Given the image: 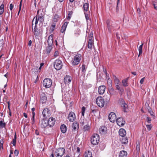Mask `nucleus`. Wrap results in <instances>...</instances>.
I'll return each mask as SVG.
<instances>
[{"label":"nucleus","mask_w":157,"mask_h":157,"mask_svg":"<svg viewBox=\"0 0 157 157\" xmlns=\"http://www.w3.org/2000/svg\"><path fill=\"white\" fill-rule=\"evenodd\" d=\"M113 77L116 89L118 91L119 94L122 95L124 92V89L121 86V82L116 76L113 75Z\"/></svg>","instance_id":"1"},{"label":"nucleus","mask_w":157,"mask_h":157,"mask_svg":"<svg viewBox=\"0 0 157 157\" xmlns=\"http://www.w3.org/2000/svg\"><path fill=\"white\" fill-rule=\"evenodd\" d=\"M83 8L84 10V13L85 15V17L87 22L88 21L89 19V14L90 13L89 10V4L88 3H85L83 4Z\"/></svg>","instance_id":"2"},{"label":"nucleus","mask_w":157,"mask_h":157,"mask_svg":"<svg viewBox=\"0 0 157 157\" xmlns=\"http://www.w3.org/2000/svg\"><path fill=\"white\" fill-rule=\"evenodd\" d=\"M32 31L36 37L40 36L42 34V30L40 27H37V26H35L34 29L32 27Z\"/></svg>","instance_id":"3"},{"label":"nucleus","mask_w":157,"mask_h":157,"mask_svg":"<svg viewBox=\"0 0 157 157\" xmlns=\"http://www.w3.org/2000/svg\"><path fill=\"white\" fill-rule=\"evenodd\" d=\"M82 56L80 54H77L74 57L73 60L71 61L72 65L75 66L78 65L81 59Z\"/></svg>","instance_id":"4"},{"label":"nucleus","mask_w":157,"mask_h":157,"mask_svg":"<svg viewBox=\"0 0 157 157\" xmlns=\"http://www.w3.org/2000/svg\"><path fill=\"white\" fill-rule=\"evenodd\" d=\"M65 152V149L63 147H59L55 151V155L56 157H62Z\"/></svg>","instance_id":"5"},{"label":"nucleus","mask_w":157,"mask_h":157,"mask_svg":"<svg viewBox=\"0 0 157 157\" xmlns=\"http://www.w3.org/2000/svg\"><path fill=\"white\" fill-rule=\"evenodd\" d=\"M99 140V136L97 134H94L91 137V142L94 145L97 144L98 143Z\"/></svg>","instance_id":"6"},{"label":"nucleus","mask_w":157,"mask_h":157,"mask_svg":"<svg viewBox=\"0 0 157 157\" xmlns=\"http://www.w3.org/2000/svg\"><path fill=\"white\" fill-rule=\"evenodd\" d=\"M52 84V80L49 78H46L44 79L43 82V86L46 88L50 87Z\"/></svg>","instance_id":"7"},{"label":"nucleus","mask_w":157,"mask_h":157,"mask_svg":"<svg viewBox=\"0 0 157 157\" xmlns=\"http://www.w3.org/2000/svg\"><path fill=\"white\" fill-rule=\"evenodd\" d=\"M62 63L59 59H56L54 63V67L57 70H60L62 67Z\"/></svg>","instance_id":"8"},{"label":"nucleus","mask_w":157,"mask_h":157,"mask_svg":"<svg viewBox=\"0 0 157 157\" xmlns=\"http://www.w3.org/2000/svg\"><path fill=\"white\" fill-rule=\"evenodd\" d=\"M96 102L97 105L99 107H102L104 106V99L101 97H99L97 98Z\"/></svg>","instance_id":"9"},{"label":"nucleus","mask_w":157,"mask_h":157,"mask_svg":"<svg viewBox=\"0 0 157 157\" xmlns=\"http://www.w3.org/2000/svg\"><path fill=\"white\" fill-rule=\"evenodd\" d=\"M109 86L108 90L109 94L111 95H115L117 94V93L116 90L112 87V83L111 84L108 85Z\"/></svg>","instance_id":"10"},{"label":"nucleus","mask_w":157,"mask_h":157,"mask_svg":"<svg viewBox=\"0 0 157 157\" xmlns=\"http://www.w3.org/2000/svg\"><path fill=\"white\" fill-rule=\"evenodd\" d=\"M67 118L70 121H74L76 119L75 114L72 112H71L68 114Z\"/></svg>","instance_id":"11"},{"label":"nucleus","mask_w":157,"mask_h":157,"mask_svg":"<svg viewBox=\"0 0 157 157\" xmlns=\"http://www.w3.org/2000/svg\"><path fill=\"white\" fill-rule=\"evenodd\" d=\"M47 97L46 95L44 92H42L40 94V101L41 103H45L47 101Z\"/></svg>","instance_id":"12"},{"label":"nucleus","mask_w":157,"mask_h":157,"mask_svg":"<svg viewBox=\"0 0 157 157\" xmlns=\"http://www.w3.org/2000/svg\"><path fill=\"white\" fill-rule=\"evenodd\" d=\"M42 114L45 118H47L51 115L50 111L48 109L45 108L43 111Z\"/></svg>","instance_id":"13"},{"label":"nucleus","mask_w":157,"mask_h":157,"mask_svg":"<svg viewBox=\"0 0 157 157\" xmlns=\"http://www.w3.org/2000/svg\"><path fill=\"white\" fill-rule=\"evenodd\" d=\"M109 119L111 122H114L116 120V117L115 114L113 112L110 113L108 116Z\"/></svg>","instance_id":"14"},{"label":"nucleus","mask_w":157,"mask_h":157,"mask_svg":"<svg viewBox=\"0 0 157 157\" xmlns=\"http://www.w3.org/2000/svg\"><path fill=\"white\" fill-rule=\"evenodd\" d=\"M117 124L120 126H122L125 124V121L124 120L123 118L121 117L117 118L116 120Z\"/></svg>","instance_id":"15"},{"label":"nucleus","mask_w":157,"mask_h":157,"mask_svg":"<svg viewBox=\"0 0 157 157\" xmlns=\"http://www.w3.org/2000/svg\"><path fill=\"white\" fill-rule=\"evenodd\" d=\"M48 125L50 127H52L54 126L55 124V122L56 121L55 118L52 117H51L49 118L48 120L47 121Z\"/></svg>","instance_id":"16"},{"label":"nucleus","mask_w":157,"mask_h":157,"mask_svg":"<svg viewBox=\"0 0 157 157\" xmlns=\"http://www.w3.org/2000/svg\"><path fill=\"white\" fill-rule=\"evenodd\" d=\"M106 87L104 85H102L99 86L98 88V93L100 94H102L105 92Z\"/></svg>","instance_id":"17"},{"label":"nucleus","mask_w":157,"mask_h":157,"mask_svg":"<svg viewBox=\"0 0 157 157\" xmlns=\"http://www.w3.org/2000/svg\"><path fill=\"white\" fill-rule=\"evenodd\" d=\"M53 37L52 34H51L48 36L47 40L48 46H52L53 45Z\"/></svg>","instance_id":"18"},{"label":"nucleus","mask_w":157,"mask_h":157,"mask_svg":"<svg viewBox=\"0 0 157 157\" xmlns=\"http://www.w3.org/2000/svg\"><path fill=\"white\" fill-rule=\"evenodd\" d=\"M72 127V129L75 131L78 129L79 128V124L77 122L75 121L73 123Z\"/></svg>","instance_id":"19"},{"label":"nucleus","mask_w":157,"mask_h":157,"mask_svg":"<svg viewBox=\"0 0 157 157\" xmlns=\"http://www.w3.org/2000/svg\"><path fill=\"white\" fill-rule=\"evenodd\" d=\"M40 124L41 127L43 128H45L48 125L47 121L44 119L40 121Z\"/></svg>","instance_id":"20"},{"label":"nucleus","mask_w":157,"mask_h":157,"mask_svg":"<svg viewBox=\"0 0 157 157\" xmlns=\"http://www.w3.org/2000/svg\"><path fill=\"white\" fill-rule=\"evenodd\" d=\"M71 78L69 76H66L65 77L64 82L65 84H68L71 82Z\"/></svg>","instance_id":"21"},{"label":"nucleus","mask_w":157,"mask_h":157,"mask_svg":"<svg viewBox=\"0 0 157 157\" xmlns=\"http://www.w3.org/2000/svg\"><path fill=\"white\" fill-rule=\"evenodd\" d=\"M119 134L120 136L124 137L126 135V131L124 129L121 128L119 130Z\"/></svg>","instance_id":"22"},{"label":"nucleus","mask_w":157,"mask_h":157,"mask_svg":"<svg viewBox=\"0 0 157 157\" xmlns=\"http://www.w3.org/2000/svg\"><path fill=\"white\" fill-rule=\"evenodd\" d=\"M107 128L105 126H102L99 128V132L101 134H104L106 133Z\"/></svg>","instance_id":"23"},{"label":"nucleus","mask_w":157,"mask_h":157,"mask_svg":"<svg viewBox=\"0 0 157 157\" xmlns=\"http://www.w3.org/2000/svg\"><path fill=\"white\" fill-rule=\"evenodd\" d=\"M68 22H65L63 24L62 26L61 27V29H60V32L61 33H64L66 29L67 26V25Z\"/></svg>","instance_id":"24"},{"label":"nucleus","mask_w":157,"mask_h":157,"mask_svg":"<svg viewBox=\"0 0 157 157\" xmlns=\"http://www.w3.org/2000/svg\"><path fill=\"white\" fill-rule=\"evenodd\" d=\"M52 48V46H48L46 47V49L44 51L45 54L48 55L51 52Z\"/></svg>","instance_id":"25"},{"label":"nucleus","mask_w":157,"mask_h":157,"mask_svg":"<svg viewBox=\"0 0 157 157\" xmlns=\"http://www.w3.org/2000/svg\"><path fill=\"white\" fill-rule=\"evenodd\" d=\"M127 153L126 151L124 150L120 151L119 157H127Z\"/></svg>","instance_id":"26"},{"label":"nucleus","mask_w":157,"mask_h":157,"mask_svg":"<svg viewBox=\"0 0 157 157\" xmlns=\"http://www.w3.org/2000/svg\"><path fill=\"white\" fill-rule=\"evenodd\" d=\"M37 19L41 23H43L44 20V14L41 13L38 16V17H37Z\"/></svg>","instance_id":"27"},{"label":"nucleus","mask_w":157,"mask_h":157,"mask_svg":"<svg viewBox=\"0 0 157 157\" xmlns=\"http://www.w3.org/2000/svg\"><path fill=\"white\" fill-rule=\"evenodd\" d=\"M93 40L89 39L88 42L87 46L88 48L91 49L92 48L93 45Z\"/></svg>","instance_id":"28"},{"label":"nucleus","mask_w":157,"mask_h":157,"mask_svg":"<svg viewBox=\"0 0 157 157\" xmlns=\"http://www.w3.org/2000/svg\"><path fill=\"white\" fill-rule=\"evenodd\" d=\"M122 107L123 109V111L124 112H127L128 110V106L127 104L124 103L122 104Z\"/></svg>","instance_id":"29"},{"label":"nucleus","mask_w":157,"mask_h":157,"mask_svg":"<svg viewBox=\"0 0 157 157\" xmlns=\"http://www.w3.org/2000/svg\"><path fill=\"white\" fill-rule=\"evenodd\" d=\"M60 129L61 132L64 133H65L67 131V127L65 125L63 124L60 127Z\"/></svg>","instance_id":"30"},{"label":"nucleus","mask_w":157,"mask_h":157,"mask_svg":"<svg viewBox=\"0 0 157 157\" xmlns=\"http://www.w3.org/2000/svg\"><path fill=\"white\" fill-rule=\"evenodd\" d=\"M147 110L148 111L149 113L150 114L151 116H152L154 118L155 117L154 115V113L150 107H147Z\"/></svg>","instance_id":"31"},{"label":"nucleus","mask_w":157,"mask_h":157,"mask_svg":"<svg viewBox=\"0 0 157 157\" xmlns=\"http://www.w3.org/2000/svg\"><path fill=\"white\" fill-rule=\"evenodd\" d=\"M84 157H92V155L91 152L89 151H85L84 154Z\"/></svg>","instance_id":"32"},{"label":"nucleus","mask_w":157,"mask_h":157,"mask_svg":"<svg viewBox=\"0 0 157 157\" xmlns=\"http://www.w3.org/2000/svg\"><path fill=\"white\" fill-rule=\"evenodd\" d=\"M106 24L107 25V28L108 29L109 32H110L112 29L111 27V24L110 23V22L109 20H107L106 21Z\"/></svg>","instance_id":"33"},{"label":"nucleus","mask_w":157,"mask_h":157,"mask_svg":"<svg viewBox=\"0 0 157 157\" xmlns=\"http://www.w3.org/2000/svg\"><path fill=\"white\" fill-rule=\"evenodd\" d=\"M59 19V17L57 14H55L53 17V21L54 22H57Z\"/></svg>","instance_id":"34"},{"label":"nucleus","mask_w":157,"mask_h":157,"mask_svg":"<svg viewBox=\"0 0 157 157\" xmlns=\"http://www.w3.org/2000/svg\"><path fill=\"white\" fill-rule=\"evenodd\" d=\"M122 83L123 86L126 87L128 86V78H126L123 80L122 81Z\"/></svg>","instance_id":"35"},{"label":"nucleus","mask_w":157,"mask_h":157,"mask_svg":"<svg viewBox=\"0 0 157 157\" xmlns=\"http://www.w3.org/2000/svg\"><path fill=\"white\" fill-rule=\"evenodd\" d=\"M105 75L106 77L108 85L111 84V83H112V82L111 80L109 78V74L107 73L106 74H105Z\"/></svg>","instance_id":"36"},{"label":"nucleus","mask_w":157,"mask_h":157,"mask_svg":"<svg viewBox=\"0 0 157 157\" xmlns=\"http://www.w3.org/2000/svg\"><path fill=\"white\" fill-rule=\"evenodd\" d=\"M143 44H142L141 45H140L139 47V54L138 56H139L141 54H142V47Z\"/></svg>","instance_id":"37"},{"label":"nucleus","mask_w":157,"mask_h":157,"mask_svg":"<svg viewBox=\"0 0 157 157\" xmlns=\"http://www.w3.org/2000/svg\"><path fill=\"white\" fill-rule=\"evenodd\" d=\"M35 19H35V26H37V24L38 23V21H39L37 19V16H35L34 18L33 19V20L32 21V26L33 27V21H34Z\"/></svg>","instance_id":"38"},{"label":"nucleus","mask_w":157,"mask_h":157,"mask_svg":"<svg viewBox=\"0 0 157 157\" xmlns=\"http://www.w3.org/2000/svg\"><path fill=\"white\" fill-rule=\"evenodd\" d=\"M90 126L89 124H86L85 125L83 128V130L84 131H86L90 129Z\"/></svg>","instance_id":"39"},{"label":"nucleus","mask_w":157,"mask_h":157,"mask_svg":"<svg viewBox=\"0 0 157 157\" xmlns=\"http://www.w3.org/2000/svg\"><path fill=\"white\" fill-rule=\"evenodd\" d=\"M4 11V5L2 4L0 6V14H2Z\"/></svg>","instance_id":"40"},{"label":"nucleus","mask_w":157,"mask_h":157,"mask_svg":"<svg viewBox=\"0 0 157 157\" xmlns=\"http://www.w3.org/2000/svg\"><path fill=\"white\" fill-rule=\"evenodd\" d=\"M16 134L14 136V138L13 139L12 141L11 142V143L13 144L14 146H15L16 143Z\"/></svg>","instance_id":"41"},{"label":"nucleus","mask_w":157,"mask_h":157,"mask_svg":"<svg viewBox=\"0 0 157 157\" xmlns=\"http://www.w3.org/2000/svg\"><path fill=\"white\" fill-rule=\"evenodd\" d=\"M121 142L122 144H125L128 142V139L126 138H124L122 139Z\"/></svg>","instance_id":"42"},{"label":"nucleus","mask_w":157,"mask_h":157,"mask_svg":"<svg viewBox=\"0 0 157 157\" xmlns=\"http://www.w3.org/2000/svg\"><path fill=\"white\" fill-rule=\"evenodd\" d=\"M86 70V68L85 65L83 64L82 66V71L83 72H85Z\"/></svg>","instance_id":"43"},{"label":"nucleus","mask_w":157,"mask_h":157,"mask_svg":"<svg viewBox=\"0 0 157 157\" xmlns=\"http://www.w3.org/2000/svg\"><path fill=\"white\" fill-rule=\"evenodd\" d=\"M6 125V124L5 123H3L2 121H0V126L1 127L3 128L5 127Z\"/></svg>","instance_id":"44"},{"label":"nucleus","mask_w":157,"mask_h":157,"mask_svg":"<svg viewBox=\"0 0 157 157\" xmlns=\"http://www.w3.org/2000/svg\"><path fill=\"white\" fill-rule=\"evenodd\" d=\"M73 12L72 11H71L69 12L68 17H67V19L69 20L71 17V16Z\"/></svg>","instance_id":"45"},{"label":"nucleus","mask_w":157,"mask_h":157,"mask_svg":"<svg viewBox=\"0 0 157 157\" xmlns=\"http://www.w3.org/2000/svg\"><path fill=\"white\" fill-rule=\"evenodd\" d=\"M152 125L151 124H149V125H147L146 126V127L147 128V129L148 130V131H150L151 130L152 127Z\"/></svg>","instance_id":"46"},{"label":"nucleus","mask_w":157,"mask_h":157,"mask_svg":"<svg viewBox=\"0 0 157 157\" xmlns=\"http://www.w3.org/2000/svg\"><path fill=\"white\" fill-rule=\"evenodd\" d=\"M85 107L84 106L82 107V115L84 116V113L85 111Z\"/></svg>","instance_id":"47"},{"label":"nucleus","mask_w":157,"mask_h":157,"mask_svg":"<svg viewBox=\"0 0 157 157\" xmlns=\"http://www.w3.org/2000/svg\"><path fill=\"white\" fill-rule=\"evenodd\" d=\"M153 5L155 9L157 10V2L154 1L153 2Z\"/></svg>","instance_id":"48"},{"label":"nucleus","mask_w":157,"mask_h":157,"mask_svg":"<svg viewBox=\"0 0 157 157\" xmlns=\"http://www.w3.org/2000/svg\"><path fill=\"white\" fill-rule=\"evenodd\" d=\"M32 115V124H33L35 123V114H34L33 113V115Z\"/></svg>","instance_id":"49"},{"label":"nucleus","mask_w":157,"mask_h":157,"mask_svg":"<svg viewBox=\"0 0 157 157\" xmlns=\"http://www.w3.org/2000/svg\"><path fill=\"white\" fill-rule=\"evenodd\" d=\"M93 33L92 32H91L89 35V37L90 38V39H92V40H93Z\"/></svg>","instance_id":"50"},{"label":"nucleus","mask_w":157,"mask_h":157,"mask_svg":"<svg viewBox=\"0 0 157 157\" xmlns=\"http://www.w3.org/2000/svg\"><path fill=\"white\" fill-rule=\"evenodd\" d=\"M146 119L147 122L148 123H150L151 121V118L149 117H147L146 118Z\"/></svg>","instance_id":"51"},{"label":"nucleus","mask_w":157,"mask_h":157,"mask_svg":"<svg viewBox=\"0 0 157 157\" xmlns=\"http://www.w3.org/2000/svg\"><path fill=\"white\" fill-rule=\"evenodd\" d=\"M14 154L16 156H17L19 154L18 151L17 150H15L14 152Z\"/></svg>","instance_id":"52"},{"label":"nucleus","mask_w":157,"mask_h":157,"mask_svg":"<svg viewBox=\"0 0 157 157\" xmlns=\"http://www.w3.org/2000/svg\"><path fill=\"white\" fill-rule=\"evenodd\" d=\"M22 0H21V1L20 2V5H19V12L18 13V14H19L20 10H21V4H22Z\"/></svg>","instance_id":"53"},{"label":"nucleus","mask_w":157,"mask_h":157,"mask_svg":"<svg viewBox=\"0 0 157 157\" xmlns=\"http://www.w3.org/2000/svg\"><path fill=\"white\" fill-rule=\"evenodd\" d=\"M59 55V52L58 51H56L55 52L54 54V56L55 57H57V56H58Z\"/></svg>","instance_id":"54"},{"label":"nucleus","mask_w":157,"mask_h":157,"mask_svg":"<svg viewBox=\"0 0 157 157\" xmlns=\"http://www.w3.org/2000/svg\"><path fill=\"white\" fill-rule=\"evenodd\" d=\"M144 79H145V77H144V78H142L141 79L140 82V84H142L143 83V82L144 80Z\"/></svg>","instance_id":"55"},{"label":"nucleus","mask_w":157,"mask_h":157,"mask_svg":"<svg viewBox=\"0 0 157 157\" xmlns=\"http://www.w3.org/2000/svg\"><path fill=\"white\" fill-rule=\"evenodd\" d=\"M136 150L139 151L140 150V145L139 144H137L136 147Z\"/></svg>","instance_id":"56"},{"label":"nucleus","mask_w":157,"mask_h":157,"mask_svg":"<svg viewBox=\"0 0 157 157\" xmlns=\"http://www.w3.org/2000/svg\"><path fill=\"white\" fill-rule=\"evenodd\" d=\"M13 8V5L12 4H10V10H12Z\"/></svg>","instance_id":"57"},{"label":"nucleus","mask_w":157,"mask_h":157,"mask_svg":"<svg viewBox=\"0 0 157 157\" xmlns=\"http://www.w3.org/2000/svg\"><path fill=\"white\" fill-rule=\"evenodd\" d=\"M32 115H33V113L34 114H35V112H34V110H35V108H33L32 109Z\"/></svg>","instance_id":"58"},{"label":"nucleus","mask_w":157,"mask_h":157,"mask_svg":"<svg viewBox=\"0 0 157 157\" xmlns=\"http://www.w3.org/2000/svg\"><path fill=\"white\" fill-rule=\"evenodd\" d=\"M145 106L146 107V109L147 107H150L149 106V103L147 102L145 104Z\"/></svg>","instance_id":"59"},{"label":"nucleus","mask_w":157,"mask_h":157,"mask_svg":"<svg viewBox=\"0 0 157 157\" xmlns=\"http://www.w3.org/2000/svg\"><path fill=\"white\" fill-rule=\"evenodd\" d=\"M137 12H138V13L139 14H140L141 13V10H140V9L139 8H138L137 9Z\"/></svg>","instance_id":"60"},{"label":"nucleus","mask_w":157,"mask_h":157,"mask_svg":"<svg viewBox=\"0 0 157 157\" xmlns=\"http://www.w3.org/2000/svg\"><path fill=\"white\" fill-rule=\"evenodd\" d=\"M97 111V110L96 109H93L92 110L91 113H96Z\"/></svg>","instance_id":"61"},{"label":"nucleus","mask_w":157,"mask_h":157,"mask_svg":"<svg viewBox=\"0 0 157 157\" xmlns=\"http://www.w3.org/2000/svg\"><path fill=\"white\" fill-rule=\"evenodd\" d=\"M103 71L105 74L107 73L106 69L104 68V67H103Z\"/></svg>","instance_id":"62"},{"label":"nucleus","mask_w":157,"mask_h":157,"mask_svg":"<svg viewBox=\"0 0 157 157\" xmlns=\"http://www.w3.org/2000/svg\"><path fill=\"white\" fill-rule=\"evenodd\" d=\"M52 26L53 29H54L56 26V24L54 23H52Z\"/></svg>","instance_id":"63"},{"label":"nucleus","mask_w":157,"mask_h":157,"mask_svg":"<svg viewBox=\"0 0 157 157\" xmlns=\"http://www.w3.org/2000/svg\"><path fill=\"white\" fill-rule=\"evenodd\" d=\"M32 44V41L31 40H30L28 43V45L29 46H30Z\"/></svg>","instance_id":"64"}]
</instances>
